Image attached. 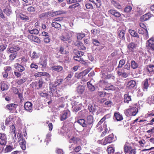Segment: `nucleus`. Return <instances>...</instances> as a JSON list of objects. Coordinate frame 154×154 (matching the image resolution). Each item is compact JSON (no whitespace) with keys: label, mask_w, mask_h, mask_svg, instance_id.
<instances>
[{"label":"nucleus","mask_w":154,"mask_h":154,"mask_svg":"<svg viewBox=\"0 0 154 154\" xmlns=\"http://www.w3.org/2000/svg\"><path fill=\"white\" fill-rule=\"evenodd\" d=\"M116 139L114 138L113 134H111L107 137H105L104 139L98 140L97 143L102 145H105L108 143H110L115 141Z\"/></svg>","instance_id":"obj_1"},{"label":"nucleus","mask_w":154,"mask_h":154,"mask_svg":"<svg viewBox=\"0 0 154 154\" xmlns=\"http://www.w3.org/2000/svg\"><path fill=\"white\" fill-rule=\"evenodd\" d=\"M124 151L126 154H136V149L133 148L129 145L125 144L124 147Z\"/></svg>","instance_id":"obj_2"},{"label":"nucleus","mask_w":154,"mask_h":154,"mask_svg":"<svg viewBox=\"0 0 154 154\" xmlns=\"http://www.w3.org/2000/svg\"><path fill=\"white\" fill-rule=\"evenodd\" d=\"M146 46L148 49L154 50V38H151L146 42Z\"/></svg>","instance_id":"obj_3"},{"label":"nucleus","mask_w":154,"mask_h":154,"mask_svg":"<svg viewBox=\"0 0 154 154\" xmlns=\"http://www.w3.org/2000/svg\"><path fill=\"white\" fill-rule=\"evenodd\" d=\"M70 112L68 110H65L63 111L60 117V120L63 121L70 116Z\"/></svg>","instance_id":"obj_4"},{"label":"nucleus","mask_w":154,"mask_h":154,"mask_svg":"<svg viewBox=\"0 0 154 154\" xmlns=\"http://www.w3.org/2000/svg\"><path fill=\"white\" fill-rule=\"evenodd\" d=\"M152 79L149 78L145 79L142 82V87L144 91H147L149 83L151 81Z\"/></svg>","instance_id":"obj_5"},{"label":"nucleus","mask_w":154,"mask_h":154,"mask_svg":"<svg viewBox=\"0 0 154 154\" xmlns=\"http://www.w3.org/2000/svg\"><path fill=\"white\" fill-rule=\"evenodd\" d=\"M14 66L17 71L20 72H22L25 70V67L18 63H15Z\"/></svg>","instance_id":"obj_6"},{"label":"nucleus","mask_w":154,"mask_h":154,"mask_svg":"<svg viewBox=\"0 0 154 154\" xmlns=\"http://www.w3.org/2000/svg\"><path fill=\"white\" fill-rule=\"evenodd\" d=\"M36 78L44 76H46L48 78L50 77V74L46 72H39L35 73L34 75Z\"/></svg>","instance_id":"obj_7"},{"label":"nucleus","mask_w":154,"mask_h":154,"mask_svg":"<svg viewBox=\"0 0 154 154\" xmlns=\"http://www.w3.org/2000/svg\"><path fill=\"white\" fill-rule=\"evenodd\" d=\"M10 131L11 134L13 136L14 141L15 142L16 141L17 138L16 134L15 133V128L14 125H12L11 126Z\"/></svg>","instance_id":"obj_8"},{"label":"nucleus","mask_w":154,"mask_h":154,"mask_svg":"<svg viewBox=\"0 0 154 154\" xmlns=\"http://www.w3.org/2000/svg\"><path fill=\"white\" fill-rule=\"evenodd\" d=\"M10 131L11 134L13 136L14 141L15 142L16 141L17 138L16 134L15 133V128L14 125H12L11 126Z\"/></svg>","instance_id":"obj_9"},{"label":"nucleus","mask_w":154,"mask_h":154,"mask_svg":"<svg viewBox=\"0 0 154 154\" xmlns=\"http://www.w3.org/2000/svg\"><path fill=\"white\" fill-rule=\"evenodd\" d=\"M39 65L42 66V68H45L47 66V59L45 57H41L40 59Z\"/></svg>","instance_id":"obj_10"},{"label":"nucleus","mask_w":154,"mask_h":154,"mask_svg":"<svg viewBox=\"0 0 154 154\" xmlns=\"http://www.w3.org/2000/svg\"><path fill=\"white\" fill-rule=\"evenodd\" d=\"M151 16V14L149 13H148L142 16L140 20L141 21H146L149 20Z\"/></svg>","instance_id":"obj_11"},{"label":"nucleus","mask_w":154,"mask_h":154,"mask_svg":"<svg viewBox=\"0 0 154 154\" xmlns=\"http://www.w3.org/2000/svg\"><path fill=\"white\" fill-rule=\"evenodd\" d=\"M50 89L53 96L57 97H59L60 96L61 93L59 90H57L56 88L51 89L50 88Z\"/></svg>","instance_id":"obj_12"},{"label":"nucleus","mask_w":154,"mask_h":154,"mask_svg":"<svg viewBox=\"0 0 154 154\" xmlns=\"http://www.w3.org/2000/svg\"><path fill=\"white\" fill-rule=\"evenodd\" d=\"M68 140L70 143H77L79 140V138L75 137L73 136H71L69 135L68 136Z\"/></svg>","instance_id":"obj_13"},{"label":"nucleus","mask_w":154,"mask_h":154,"mask_svg":"<svg viewBox=\"0 0 154 154\" xmlns=\"http://www.w3.org/2000/svg\"><path fill=\"white\" fill-rule=\"evenodd\" d=\"M6 135L5 134L0 133V144L5 145L6 143Z\"/></svg>","instance_id":"obj_14"},{"label":"nucleus","mask_w":154,"mask_h":154,"mask_svg":"<svg viewBox=\"0 0 154 154\" xmlns=\"http://www.w3.org/2000/svg\"><path fill=\"white\" fill-rule=\"evenodd\" d=\"M108 12L116 17H119L121 16L120 13L115 10L111 9L109 10Z\"/></svg>","instance_id":"obj_15"},{"label":"nucleus","mask_w":154,"mask_h":154,"mask_svg":"<svg viewBox=\"0 0 154 154\" xmlns=\"http://www.w3.org/2000/svg\"><path fill=\"white\" fill-rule=\"evenodd\" d=\"M117 71V73L119 75L122 76L123 77L125 78L128 76V75L126 72H125L124 69L119 68Z\"/></svg>","instance_id":"obj_16"},{"label":"nucleus","mask_w":154,"mask_h":154,"mask_svg":"<svg viewBox=\"0 0 154 154\" xmlns=\"http://www.w3.org/2000/svg\"><path fill=\"white\" fill-rule=\"evenodd\" d=\"M136 85L135 81L133 80H131L129 81L127 85V87L129 88H134Z\"/></svg>","instance_id":"obj_17"},{"label":"nucleus","mask_w":154,"mask_h":154,"mask_svg":"<svg viewBox=\"0 0 154 154\" xmlns=\"http://www.w3.org/2000/svg\"><path fill=\"white\" fill-rule=\"evenodd\" d=\"M114 118L115 119L118 121H121L123 119L122 115L118 112L114 113Z\"/></svg>","instance_id":"obj_18"},{"label":"nucleus","mask_w":154,"mask_h":154,"mask_svg":"<svg viewBox=\"0 0 154 154\" xmlns=\"http://www.w3.org/2000/svg\"><path fill=\"white\" fill-rule=\"evenodd\" d=\"M89 1L94 4L97 8H100L101 5V0H89Z\"/></svg>","instance_id":"obj_19"},{"label":"nucleus","mask_w":154,"mask_h":154,"mask_svg":"<svg viewBox=\"0 0 154 154\" xmlns=\"http://www.w3.org/2000/svg\"><path fill=\"white\" fill-rule=\"evenodd\" d=\"M28 37L35 42L38 43H40L41 42V40L39 38L36 36L30 35H29Z\"/></svg>","instance_id":"obj_20"},{"label":"nucleus","mask_w":154,"mask_h":154,"mask_svg":"<svg viewBox=\"0 0 154 154\" xmlns=\"http://www.w3.org/2000/svg\"><path fill=\"white\" fill-rule=\"evenodd\" d=\"M125 31L124 30H121L119 31L118 32V36L119 38L122 40H125Z\"/></svg>","instance_id":"obj_21"},{"label":"nucleus","mask_w":154,"mask_h":154,"mask_svg":"<svg viewBox=\"0 0 154 154\" xmlns=\"http://www.w3.org/2000/svg\"><path fill=\"white\" fill-rule=\"evenodd\" d=\"M63 81V80L61 79H57L52 87H56L59 85L61 84L62 83Z\"/></svg>","instance_id":"obj_22"},{"label":"nucleus","mask_w":154,"mask_h":154,"mask_svg":"<svg viewBox=\"0 0 154 154\" xmlns=\"http://www.w3.org/2000/svg\"><path fill=\"white\" fill-rule=\"evenodd\" d=\"M87 85L88 90L91 91H93L95 90V86L91 83V81L87 82Z\"/></svg>","instance_id":"obj_23"},{"label":"nucleus","mask_w":154,"mask_h":154,"mask_svg":"<svg viewBox=\"0 0 154 154\" xmlns=\"http://www.w3.org/2000/svg\"><path fill=\"white\" fill-rule=\"evenodd\" d=\"M53 70L59 72L62 71L63 69V67L60 66H54L51 67Z\"/></svg>","instance_id":"obj_24"},{"label":"nucleus","mask_w":154,"mask_h":154,"mask_svg":"<svg viewBox=\"0 0 154 154\" xmlns=\"http://www.w3.org/2000/svg\"><path fill=\"white\" fill-rule=\"evenodd\" d=\"M136 45L133 42L129 44L128 48L130 51L134 52L136 47Z\"/></svg>","instance_id":"obj_25"},{"label":"nucleus","mask_w":154,"mask_h":154,"mask_svg":"<svg viewBox=\"0 0 154 154\" xmlns=\"http://www.w3.org/2000/svg\"><path fill=\"white\" fill-rule=\"evenodd\" d=\"M20 49L19 47L16 46H13L9 48L8 51L11 53L16 52L18 51Z\"/></svg>","instance_id":"obj_26"},{"label":"nucleus","mask_w":154,"mask_h":154,"mask_svg":"<svg viewBox=\"0 0 154 154\" xmlns=\"http://www.w3.org/2000/svg\"><path fill=\"white\" fill-rule=\"evenodd\" d=\"M77 122L83 127H85L87 126V123L84 119H80L78 120Z\"/></svg>","instance_id":"obj_27"},{"label":"nucleus","mask_w":154,"mask_h":154,"mask_svg":"<svg viewBox=\"0 0 154 154\" xmlns=\"http://www.w3.org/2000/svg\"><path fill=\"white\" fill-rule=\"evenodd\" d=\"M70 38V36L69 34H67L65 35H62L60 37V39L63 42L67 41L69 40Z\"/></svg>","instance_id":"obj_28"},{"label":"nucleus","mask_w":154,"mask_h":154,"mask_svg":"<svg viewBox=\"0 0 154 154\" xmlns=\"http://www.w3.org/2000/svg\"><path fill=\"white\" fill-rule=\"evenodd\" d=\"M125 103H129V101H131V96L129 95L128 93L124 95Z\"/></svg>","instance_id":"obj_29"},{"label":"nucleus","mask_w":154,"mask_h":154,"mask_svg":"<svg viewBox=\"0 0 154 154\" xmlns=\"http://www.w3.org/2000/svg\"><path fill=\"white\" fill-rule=\"evenodd\" d=\"M131 116H135L138 112V108L136 107H133L131 108Z\"/></svg>","instance_id":"obj_30"},{"label":"nucleus","mask_w":154,"mask_h":154,"mask_svg":"<svg viewBox=\"0 0 154 154\" xmlns=\"http://www.w3.org/2000/svg\"><path fill=\"white\" fill-rule=\"evenodd\" d=\"M39 56V54L36 53L35 51H33L32 54H30V57L31 59H36L38 58Z\"/></svg>","instance_id":"obj_31"},{"label":"nucleus","mask_w":154,"mask_h":154,"mask_svg":"<svg viewBox=\"0 0 154 154\" xmlns=\"http://www.w3.org/2000/svg\"><path fill=\"white\" fill-rule=\"evenodd\" d=\"M85 90V87L82 85H79L77 87V92L79 94L83 93Z\"/></svg>","instance_id":"obj_32"},{"label":"nucleus","mask_w":154,"mask_h":154,"mask_svg":"<svg viewBox=\"0 0 154 154\" xmlns=\"http://www.w3.org/2000/svg\"><path fill=\"white\" fill-rule=\"evenodd\" d=\"M146 69L149 73H152L154 72V65H148L146 66Z\"/></svg>","instance_id":"obj_33"},{"label":"nucleus","mask_w":154,"mask_h":154,"mask_svg":"<svg viewBox=\"0 0 154 154\" xmlns=\"http://www.w3.org/2000/svg\"><path fill=\"white\" fill-rule=\"evenodd\" d=\"M128 32L132 36L138 38H139V35L138 33L134 30L131 29H129Z\"/></svg>","instance_id":"obj_34"},{"label":"nucleus","mask_w":154,"mask_h":154,"mask_svg":"<svg viewBox=\"0 0 154 154\" xmlns=\"http://www.w3.org/2000/svg\"><path fill=\"white\" fill-rule=\"evenodd\" d=\"M87 125H91L93 122V117L91 115L88 116L87 119Z\"/></svg>","instance_id":"obj_35"},{"label":"nucleus","mask_w":154,"mask_h":154,"mask_svg":"<svg viewBox=\"0 0 154 154\" xmlns=\"http://www.w3.org/2000/svg\"><path fill=\"white\" fill-rule=\"evenodd\" d=\"M1 89L3 91L6 90L8 88V86L4 82H2L1 83Z\"/></svg>","instance_id":"obj_36"},{"label":"nucleus","mask_w":154,"mask_h":154,"mask_svg":"<svg viewBox=\"0 0 154 154\" xmlns=\"http://www.w3.org/2000/svg\"><path fill=\"white\" fill-rule=\"evenodd\" d=\"M27 79L26 77H23L22 79L18 80L16 81L17 83L19 85H21L25 82L27 80Z\"/></svg>","instance_id":"obj_37"},{"label":"nucleus","mask_w":154,"mask_h":154,"mask_svg":"<svg viewBox=\"0 0 154 154\" xmlns=\"http://www.w3.org/2000/svg\"><path fill=\"white\" fill-rule=\"evenodd\" d=\"M148 103L150 105H152V104L154 103V94L148 98Z\"/></svg>","instance_id":"obj_38"},{"label":"nucleus","mask_w":154,"mask_h":154,"mask_svg":"<svg viewBox=\"0 0 154 154\" xmlns=\"http://www.w3.org/2000/svg\"><path fill=\"white\" fill-rule=\"evenodd\" d=\"M103 128L104 131L102 132L101 134V136H105L108 131V129L107 128V125L105 123H104L103 124Z\"/></svg>","instance_id":"obj_39"},{"label":"nucleus","mask_w":154,"mask_h":154,"mask_svg":"<svg viewBox=\"0 0 154 154\" xmlns=\"http://www.w3.org/2000/svg\"><path fill=\"white\" fill-rule=\"evenodd\" d=\"M28 32L32 34H38L39 33L38 30L36 29H34L32 30L28 29Z\"/></svg>","instance_id":"obj_40"},{"label":"nucleus","mask_w":154,"mask_h":154,"mask_svg":"<svg viewBox=\"0 0 154 154\" xmlns=\"http://www.w3.org/2000/svg\"><path fill=\"white\" fill-rule=\"evenodd\" d=\"M131 66L133 69H135L138 67V65L135 61L132 60L131 62Z\"/></svg>","instance_id":"obj_41"},{"label":"nucleus","mask_w":154,"mask_h":154,"mask_svg":"<svg viewBox=\"0 0 154 154\" xmlns=\"http://www.w3.org/2000/svg\"><path fill=\"white\" fill-rule=\"evenodd\" d=\"M13 119L14 118L12 116H9L6 120V124L7 125L11 124L12 123V120L13 119Z\"/></svg>","instance_id":"obj_42"},{"label":"nucleus","mask_w":154,"mask_h":154,"mask_svg":"<svg viewBox=\"0 0 154 154\" xmlns=\"http://www.w3.org/2000/svg\"><path fill=\"white\" fill-rule=\"evenodd\" d=\"M13 121L14 122H16L17 124H20L21 122V119L17 116H15L14 118Z\"/></svg>","instance_id":"obj_43"},{"label":"nucleus","mask_w":154,"mask_h":154,"mask_svg":"<svg viewBox=\"0 0 154 154\" xmlns=\"http://www.w3.org/2000/svg\"><path fill=\"white\" fill-rule=\"evenodd\" d=\"M51 26L56 28H61V26L60 24L57 22H53L51 24Z\"/></svg>","instance_id":"obj_44"},{"label":"nucleus","mask_w":154,"mask_h":154,"mask_svg":"<svg viewBox=\"0 0 154 154\" xmlns=\"http://www.w3.org/2000/svg\"><path fill=\"white\" fill-rule=\"evenodd\" d=\"M19 143L21 148L23 150H25L26 148L25 140Z\"/></svg>","instance_id":"obj_45"},{"label":"nucleus","mask_w":154,"mask_h":154,"mask_svg":"<svg viewBox=\"0 0 154 154\" xmlns=\"http://www.w3.org/2000/svg\"><path fill=\"white\" fill-rule=\"evenodd\" d=\"M125 61L124 60L122 59L120 60L119 64L116 68L117 69H119L120 68H121L122 67L123 65L125 64Z\"/></svg>","instance_id":"obj_46"},{"label":"nucleus","mask_w":154,"mask_h":154,"mask_svg":"<svg viewBox=\"0 0 154 154\" xmlns=\"http://www.w3.org/2000/svg\"><path fill=\"white\" fill-rule=\"evenodd\" d=\"M124 113L127 116H132L131 108L125 109L124 111Z\"/></svg>","instance_id":"obj_47"},{"label":"nucleus","mask_w":154,"mask_h":154,"mask_svg":"<svg viewBox=\"0 0 154 154\" xmlns=\"http://www.w3.org/2000/svg\"><path fill=\"white\" fill-rule=\"evenodd\" d=\"M85 36L84 33H79L77 34V38L78 40H80L83 38Z\"/></svg>","instance_id":"obj_48"},{"label":"nucleus","mask_w":154,"mask_h":154,"mask_svg":"<svg viewBox=\"0 0 154 154\" xmlns=\"http://www.w3.org/2000/svg\"><path fill=\"white\" fill-rule=\"evenodd\" d=\"M24 109L27 112H31L33 109L32 106H23Z\"/></svg>","instance_id":"obj_49"},{"label":"nucleus","mask_w":154,"mask_h":154,"mask_svg":"<svg viewBox=\"0 0 154 154\" xmlns=\"http://www.w3.org/2000/svg\"><path fill=\"white\" fill-rule=\"evenodd\" d=\"M17 137L18 138L19 142L25 140L23 139V135L20 133H18Z\"/></svg>","instance_id":"obj_50"},{"label":"nucleus","mask_w":154,"mask_h":154,"mask_svg":"<svg viewBox=\"0 0 154 154\" xmlns=\"http://www.w3.org/2000/svg\"><path fill=\"white\" fill-rule=\"evenodd\" d=\"M39 18L42 20L45 19L46 17H48L47 14L46 12L43 13L42 14L39 15Z\"/></svg>","instance_id":"obj_51"},{"label":"nucleus","mask_w":154,"mask_h":154,"mask_svg":"<svg viewBox=\"0 0 154 154\" xmlns=\"http://www.w3.org/2000/svg\"><path fill=\"white\" fill-rule=\"evenodd\" d=\"M107 151L108 154H112L114 151V149L112 147H109L107 149Z\"/></svg>","instance_id":"obj_52"},{"label":"nucleus","mask_w":154,"mask_h":154,"mask_svg":"<svg viewBox=\"0 0 154 154\" xmlns=\"http://www.w3.org/2000/svg\"><path fill=\"white\" fill-rule=\"evenodd\" d=\"M3 12L5 13L7 15H9L11 13V10L8 8H6L3 10Z\"/></svg>","instance_id":"obj_53"},{"label":"nucleus","mask_w":154,"mask_h":154,"mask_svg":"<svg viewBox=\"0 0 154 154\" xmlns=\"http://www.w3.org/2000/svg\"><path fill=\"white\" fill-rule=\"evenodd\" d=\"M40 96L42 97H46L48 96V94L46 92L40 91L38 93Z\"/></svg>","instance_id":"obj_54"},{"label":"nucleus","mask_w":154,"mask_h":154,"mask_svg":"<svg viewBox=\"0 0 154 154\" xmlns=\"http://www.w3.org/2000/svg\"><path fill=\"white\" fill-rule=\"evenodd\" d=\"M132 9V7L130 6H127L124 9V11L126 13L130 12Z\"/></svg>","instance_id":"obj_55"},{"label":"nucleus","mask_w":154,"mask_h":154,"mask_svg":"<svg viewBox=\"0 0 154 154\" xmlns=\"http://www.w3.org/2000/svg\"><path fill=\"white\" fill-rule=\"evenodd\" d=\"M30 68L32 69H37L38 68V66L35 63L32 62L30 65Z\"/></svg>","instance_id":"obj_56"},{"label":"nucleus","mask_w":154,"mask_h":154,"mask_svg":"<svg viewBox=\"0 0 154 154\" xmlns=\"http://www.w3.org/2000/svg\"><path fill=\"white\" fill-rule=\"evenodd\" d=\"M85 6L87 9H93L94 7L92 5L91 3H87L85 4Z\"/></svg>","instance_id":"obj_57"},{"label":"nucleus","mask_w":154,"mask_h":154,"mask_svg":"<svg viewBox=\"0 0 154 154\" xmlns=\"http://www.w3.org/2000/svg\"><path fill=\"white\" fill-rule=\"evenodd\" d=\"M6 108L8 109L10 112H15V106H6Z\"/></svg>","instance_id":"obj_58"},{"label":"nucleus","mask_w":154,"mask_h":154,"mask_svg":"<svg viewBox=\"0 0 154 154\" xmlns=\"http://www.w3.org/2000/svg\"><path fill=\"white\" fill-rule=\"evenodd\" d=\"M84 76L82 72H80L79 74H76L75 76L78 79H81Z\"/></svg>","instance_id":"obj_59"},{"label":"nucleus","mask_w":154,"mask_h":154,"mask_svg":"<svg viewBox=\"0 0 154 154\" xmlns=\"http://www.w3.org/2000/svg\"><path fill=\"white\" fill-rule=\"evenodd\" d=\"M12 149V147L10 146H8L5 149V152H11Z\"/></svg>","instance_id":"obj_60"},{"label":"nucleus","mask_w":154,"mask_h":154,"mask_svg":"<svg viewBox=\"0 0 154 154\" xmlns=\"http://www.w3.org/2000/svg\"><path fill=\"white\" fill-rule=\"evenodd\" d=\"M92 42L94 45L96 46H99L100 43L96 39H94L92 40Z\"/></svg>","instance_id":"obj_61"},{"label":"nucleus","mask_w":154,"mask_h":154,"mask_svg":"<svg viewBox=\"0 0 154 154\" xmlns=\"http://www.w3.org/2000/svg\"><path fill=\"white\" fill-rule=\"evenodd\" d=\"M50 40L51 39L49 38V36L44 38V41L45 43L47 44L49 43L50 42Z\"/></svg>","instance_id":"obj_62"},{"label":"nucleus","mask_w":154,"mask_h":154,"mask_svg":"<svg viewBox=\"0 0 154 154\" xmlns=\"http://www.w3.org/2000/svg\"><path fill=\"white\" fill-rule=\"evenodd\" d=\"M80 4L77 3L73 5H70L69 7V8H75L77 7H79L80 5Z\"/></svg>","instance_id":"obj_63"},{"label":"nucleus","mask_w":154,"mask_h":154,"mask_svg":"<svg viewBox=\"0 0 154 154\" xmlns=\"http://www.w3.org/2000/svg\"><path fill=\"white\" fill-rule=\"evenodd\" d=\"M16 54H11L9 56V60L12 61L16 57Z\"/></svg>","instance_id":"obj_64"}]
</instances>
